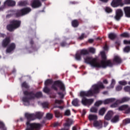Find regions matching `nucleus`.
Returning a JSON list of instances; mask_svg holds the SVG:
<instances>
[{
	"instance_id": "f257e3e1",
	"label": "nucleus",
	"mask_w": 130,
	"mask_h": 130,
	"mask_svg": "<svg viewBox=\"0 0 130 130\" xmlns=\"http://www.w3.org/2000/svg\"><path fill=\"white\" fill-rule=\"evenodd\" d=\"M100 89H104V85L102 82H99L97 84H95L92 86L91 89L88 91H81L80 93V97H82L81 103L84 106H90V105L93 104L94 102L93 99H86L84 98L87 96H92L93 94H98L100 92Z\"/></svg>"
},
{
	"instance_id": "f03ea898",
	"label": "nucleus",
	"mask_w": 130,
	"mask_h": 130,
	"mask_svg": "<svg viewBox=\"0 0 130 130\" xmlns=\"http://www.w3.org/2000/svg\"><path fill=\"white\" fill-rule=\"evenodd\" d=\"M103 60L98 61L95 58L87 56L84 58V61L86 63L89 64L91 68H106V67H112V63L110 60H106V55L104 51L101 52Z\"/></svg>"
},
{
	"instance_id": "7ed1b4c3",
	"label": "nucleus",
	"mask_w": 130,
	"mask_h": 130,
	"mask_svg": "<svg viewBox=\"0 0 130 130\" xmlns=\"http://www.w3.org/2000/svg\"><path fill=\"white\" fill-rule=\"evenodd\" d=\"M58 86H59L60 90H62L63 92L61 93L59 92L58 94L60 96V98H63V96H64V94H63V92H64V85H63V83H62L61 81H55L52 85V89H54V90H57V87H58Z\"/></svg>"
},
{
	"instance_id": "20e7f679",
	"label": "nucleus",
	"mask_w": 130,
	"mask_h": 130,
	"mask_svg": "<svg viewBox=\"0 0 130 130\" xmlns=\"http://www.w3.org/2000/svg\"><path fill=\"white\" fill-rule=\"evenodd\" d=\"M43 113L40 112H37L35 114L25 113V116L27 119L30 120H34L36 118L40 119L43 116Z\"/></svg>"
},
{
	"instance_id": "39448f33",
	"label": "nucleus",
	"mask_w": 130,
	"mask_h": 130,
	"mask_svg": "<svg viewBox=\"0 0 130 130\" xmlns=\"http://www.w3.org/2000/svg\"><path fill=\"white\" fill-rule=\"evenodd\" d=\"M129 98L127 97L123 98L121 100H116L115 98H111L105 100L103 103L104 104H108L113 102H127V101H129Z\"/></svg>"
},
{
	"instance_id": "423d86ee",
	"label": "nucleus",
	"mask_w": 130,
	"mask_h": 130,
	"mask_svg": "<svg viewBox=\"0 0 130 130\" xmlns=\"http://www.w3.org/2000/svg\"><path fill=\"white\" fill-rule=\"evenodd\" d=\"M26 130H39L41 127V125L37 123H30L29 122H26Z\"/></svg>"
},
{
	"instance_id": "0eeeda50",
	"label": "nucleus",
	"mask_w": 130,
	"mask_h": 130,
	"mask_svg": "<svg viewBox=\"0 0 130 130\" xmlns=\"http://www.w3.org/2000/svg\"><path fill=\"white\" fill-rule=\"evenodd\" d=\"M20 24H21V22L20 21L13 20L12 24H10L7 26V29L9 31H13V30H15V29L19 28V27H20Z\"/></svg>"
},
{
	"instance_id": "6e6552de",
	"label": "nucleus",
	"mask_w": 130,
	"mask_h": 130,
	"mask_svg": "<svg viewBox=\"0 0 130 130\" xmlns=\"http://www.w3.org/2000/svg\"><path fill=\"white\" fill-rule=\"evenodd\" d=\"M89 52L86 49L81 50L78 51L76 54V59L77 60H81V57L82 55H85L86 54H88Z\"/></svg>"
},
{
	"instance_id": "1a4fd4ad",
	"label": "nucleus",
	"mask_w": 130,
	"mask_h": 130,
	"mask_svg": "<svg viewBox=\"0 0 130 130\" xmlns=\"http://www.w3.org/2000/svg\"><path fill=\"white\" fill-rule=\"evenodd\" d=\"M118 110H119V111H125V113H129L130 107L126 105H124L120 106L118 108Z\"/></svg>"
},
{
	"instance_id": "9d476101",
	"label": "nucleus",
	"mask_w": 130,
	"mask_h": 130,
	"mask_svg": "<svg viewBox=\"0 0 130 130\" xmlns=\"http://www.w3.org/2000/svg\"><path fill=\"white\" fill-rule=\"evenodd\" d=\"M74 123V121L72 119H68L64 124V128L62 130H69L70 127Z\"/></svg>"
},
{
	"instance_id": "9b49d317",
	"label": "nucleus",
	"mask_w": 130,
	"mask_h": 130,
	"mask_svg": "<svg viewBox=\"0 0 130 130\" xmlns=\"http://www.w3.org/2000/svg\"><path fill=\"white\" fill-rule=\"evenodd\" d=\"M123 15V14L122 13V11H121V10H117L116 11V16H115V19L118 21V20H120Z\"/></svg>"
},
{
	"instance_id": "f8f14e48",
	"label": "nucleus",
	"mask_w": 130,
	"mask_h": 130,
	"mask_svg": "<svg viewBox=\"0 0 130 130\" xmlns=\"http://www.w3.org/2000/svg\"><path fill=\"white\" fill-rule=\"evenodd\" d=\"M114 115V113L112 111H109L105 116V119L106 120H110L112 118V116Z\"/></svg>"
},
{
	"instance_id": "ddd939ff",
	"label": "nucleus",
	"mask_w": 130,
	"mask_h": 130,
	"mask_svg": "<svg viewBox=\"0 0 130 130\" xmlns=\"http://www.w3.org/2000/svg\"><path fill=\"white\" fill-rule=\"evenodd\" d=\"M32 8H36L41 7V2L39 0H34L31 4Z\"/></svg>"
},
{
	"instance_id": "4468645a",
	"label": "nucleus",
	"mask_w": 130,
	"mask_h": 130,
	"mask_svg": "<svg viewBox=\"0 0 130 130\" xmlns=\"http://www.w3.org/2000/svg\"><path fill=\"white\" fill-rule=\"evenodd\" d=\"M103 123L102 122V121L99 120L96 121V120L93 122V126L94 127H96V128H102Z\"/></svg>"
},
{
	"instance_id": "2eb2a0df",
	"label": "nucleus",
	"mask_w": 130,
	"mask_h": 130,
	"mask_svg": "<svg viewBox=\"0 0 130 130\" xmlns=\"http://www.w3.org/2000/svg\"><path fill=\"white\" fill-rule=\"evenodd\" d=\"M122 0H113L111 5L113 7V8H117L119 5L121 3Z\"/></svg>"
},
{
	"instance_id": "dca6fc26",
	"label": "nucleus",
	"mask_w": 130,
	"mask_h": 130,
	"mask_svg": "<svg viewBox=\"0 0 130 130\" xmlns=\"http://www.w3.org/2000/svg\"><path fill=\"white\" fill-rule=\"evenodd\" d=\"M5 6H9L10 7H13L16 5V2L13 0H7L5 3Z\"/></svg>"
},
{
	"instance_id": "f3484780",
	"label": "nucleus",
	"mask_w": 130,
	"mask_h": 130,
	"mask_svg": "<svg viewBox=\"0 0 130 130\" xmlns=\"http://www.w3.org/2000/svg\"><path fill=\"white\" fill-rule=\"evenodd\" d=\"M88 119L90 121H96L98 119V116L95 114H89Z\"/></svg>"
},
{
	"instance_id": "a211bd4d",
	"label": "nucleus",
	"mask_w": 130,
	"mask_h": 130,
	"mask_svg": "<svg viewBox=\"0 0 130 130\" xmlns=\"http://www.w3.org/2000/svg\"><path fill=\"white\" fill-rule=\"evenodd\" d=\"M15 48H16V45H15L14 43H12L9 45V47L7 48V52L10 53V52H12V51H13V50H14Z\"/></svg>"
},
{
	"instance_id": "6ab92c4d",
	"label": "nucleus",
	"mask_w": 130,
	"mask_h": 130,
	"mask_svg": "<svg viewBox=\"0 0 130 130\" xmlns=\"http://www.w3.org/2000/svg\"><path fill=\"white\" fill-rule=\"evenodd\" d=\"M31 12V9L29 8H24L20 11L21 15H26Z\"/></svg>"
},
{
	"instance_id": "aec40b11",
	"label": "nucleus",
	"mask_w": 130,
	"mask_h": 130,
	"mask_svg": "<svg viewBox=\"0 0 130 130\" xmlns=\"http://www.w3.org/2000/svg\"><path fill=\"white\" fill-rule=\"evenodd\" d=\"M22 101L24 105H26V106L29 105V99H28V95H27V96H24L22 98Z\"/></svg>"
},
{
	"instance_id": "412c9836",
	"label": "nucleus",
	"mask_w": 130,
	"mask_h": 130,
	"mask_svg": "<svg viewBox=\"0 0 130 130\" xmlns=\"http://www.w3.org/2000/svg\"><path fill=\"white\" fill-rule=\"evenodd\" d=\"M9 43H10V38H7L3 40L2 45L4 47H6V46H7Z\"/></svg>"
},
{
	"instance_id": "4be33fe9",
	"label": "nucleus",
	"mask_w": 130,
	"mask_h": 130,
	"mask_svg": "<svg viewBox=\"0 0 130 130\" xmlns=\"http://www.w3.org/2000/svg\"><path fill=\"white\" fill-rule=\"evenodd\" d=\"M124 11L126 17H130V7H125Z\"/></svg>"
},
{
	"instance_id": "5701e85b",
	"label": "nucleus",
	"mask_w": 130,
	"mask_h": 130,
	"mask_svg": "<svg viewBox=\"0 0 130 130\" xmlns=\"http://www.w3.org/2000/svg\"><path fill=\"white\" fill-rule=\"evenodd\" d=\"M114 62H116V63H120V62H121V59H120V58L118 56H115L114 59H113Z\"/></svg>"
},
{
	"instance_id": "b1692460",
	"label": "nucleus",
	"mask_w": 130,
	"mask_h": 130,
	"mask_svg": "<svg viewBox=\"0 0 130 130\" xmlns=\"http://www.w3.org/2000/svg\"><path fill=\"white\" fill-rule=\"evenodd\" d=\"M118 120H119V117L118 116V115H116L114 117L112 118L111 121L113 123H115L116 122H117V121H118Z\"/></svg>"
},
{
	"instance_id": "393cba45",
	"label": "nucleus",
	"mask_w": 130,
	"mask_h": 130,
	"mask_svg": "<svg viewBox=\"0 0 130 130\" xmlns=\"http://www.w3.org/2000/svg\"><path fill=\"white\" fill-rule=\"evenodd\" d=\"M90 111L92 113H97L98 112V108L97 107H92L90 109Z\"/></svg>"
},
{
	"instance_id": "a878e982",
	"label": "nucleus",
	"mask_w": 130,
	"mask_h": 130,
	"mask_svg": "<svg viewBox=\"0 0 130 130\" xmlns=\"http://www.w3.org/2000/svg\"><path fill=\"white\" fill-rule=\"evenodd\" d=\"M72 25L73 27H78V26H79V22H78V20H74L72 21Z\"/></svg>"
},
{
	"instance_id": "bb28decb",
	"label": "nucleus",
	"mask_w": 130,
	"mask_h": 130,
	"mask_svg": "<svg viewBox=\"0 0 130 130\" xmlns=\"http://www.w3.org/2000/svg\"><path fill=\"white\" fill-rule=\"evenodd\" d=\"M106 112V109L105 108H101L99 111L100 115H104V114Z\"/></svg>"
},
{
	"instance_id": "cd10ccee",
	"label": "nucleus",
	"mask_w": 130,
	"mask_h": 130,
	"mask_svg": "<svg viewBox=\"0 0 130 130\" xmlns=\"http://www.w3.org/2000/svg\"><path fill=\"white\" fill-rule=\"evenodd\" d=\"M31 96V99H33L35 97H37V98H39V97H41V96H42V93L41 92H38L36 93V95L35 94H32Z\"/></svg>"
},
{
	"instance_id": "c85d7f7f",
	"label": "nucleus",
	"mask_w": 130,
	"mask_h": 130,
	"mask_svg": "<svg viewBox=\"0 0 130 130\" xmlns=\"http://www.w3.org/2000/svg\"><path fill=\"white\" fill-rule=\"evenodd\" d=\"M72 104L74 106H79V100L76 99L72 101Z\"/></svg>"
},
{
	"instance_id": "c756f323",
	"label": "nucleus",
	"mask_w": 130,
	"mask_h": 130,
	"mask_svg": "<svg viewBox=\"0 0 130 130\" xmlns=\"http://www.w3.org/2000/svg\"><path fill=\"white\" fill-rule=\"evenodd\" d=\"M115 102V103L112 104L111 105V107L112 108H116L118 106V103H123L124 102Z\"/></svg>"
},
{
	"instance_id": "7c9ffc66",
	"label": "nucleus",
	"mask_w": 130,
	"mask_h": 130,
	"mask_svg": "<svg viewBox=\"0 0 130 130\" xmlns=\"http://www.w3.org/2000/svg\"><path fill=\"white\" fill-rule=\"evenodd\" d=\"M109 38L110 39H114V38H116V34H114V33H110V34H109Z\"/></svg>"
},
{
	"instance_id": "2f4dec72",
	"label": "nucleus",
	"mask_w": 130,
	"mask_h": 130,
	"mask_svg": "<svg viewBox=\"0 0 130 130\" xmlns=\"http://www.w3.org/2000/svg\"><path fill=\"white\" fill-rule=\"evenodd\" d=\"M55 117H57V118H59V117H61V114H60V113L58 111L56 110L55 111Z\"/></svg>"
},
{
	"instance_id": "473e14b6",
	"label": "nucleus",
	"mask_w": 130,
	"mask_h": 130,
	"mask_svg": "<svg viewBox=\"0 0 130 130\" xmlns=\"http://www.w3.org/2000/svg\"><path fill=\"white\" fill-rule=\"evenodd\" d=\"M102 103H103V102L102 101H98L95 103L94 106H96V107H99V106H100Z\"/></svg>"
},
{
	"instance_id": "72a5a7b5",
	"label": "nucleus",
	"mask_w": 130,
	"mask_h": 130,
	"mask_svg": "<svg viewBox=\"0 0 130 130\" xmlns=\"http://www.w3.org/2000/svg\"><path fill=\"white\" fill-rule=\"evenodd\" d=\"M0 128L2 130H7V128L5 126V124L2 121H0Z\"/></svg>"
},
{
	"instance_id": "f704fd0d",
	"label": "nucleus",
	"mask_w": 130,
	"mask_h": 130,
	"mask_svg": "<svg viewBox=\"0 0 130 130\" xmlns=\"http://www.w3.org/2000/svg\"><path fill=\"white\" fill-rule=\"evenodd\" d=\"M105 12H106V13H112V9H111V8L109 7H106L105 9Z\"/></svg>"
},
{
	"instance_id": "c9c22d12",
	"label": "nucleus",
	"mask_w": 130,
	"mask_h": 130,
	"mask_svg": "<svg viewBox=\"0 0 130 130\" xmlns=\"http://www.w3.org/2000/svg\"><path fill=\"white\" fill-rule=\"evenodd\" d=\"M122 37H125V38H128L129 37L130 35L127 32H124L121 35Z\"/></svg>"
},
{
	"instance_id": "e433bc0d",
	"label": "nucleus",
	"mask_w": 130,
	"mask_h": 130,
	"mask_svg": "<svg viewBox=\"0 0 130 130\" xmlns=\"http://www.w3.org/2000/svg\"><path fill=\"white\" fill-rule=\"evenodd\" d=\"M52 83V80L51 79H48L45 81V86H47V85H49V84H51Z\"/></svg>"
},
{
	"instance_id": "4c0bfd02",
	"label": "nucleus",
	"mask_w": 130,
	"mask_h": 130,
	"mask_svg": "<svg viewBox=\"0 0 130 130\" xmlns=\"http://www.w3.org/2000/svg\"><path fill=\"white\" fill-rule=\"evenodd\" d=\"M64 115L66 116H70L71 115V111L70 110H67L64 113Z\"/></svg>"
},
{
	"instance_id": "58836bf2",
	"label": "nucleus",
	"mask_w": 130,
	"mask_h": 130,
	"mask_svg": "<svg viewBox=\"0 0 130 130\" xmlns=\"http://www.w3.org/2000/svg\"><path fill=\"white\" fill-rule=\"evenodd\" d=\"M123 51L124 52H129L130 51V47L129 46H126L123 49Z\"/></svg>"
},
{
	"instance_id": "ea45409f",
	"label": "nucleus",
	"mask_w": 130,
	"mask_h": 130,
	"mask_svg": "<svg viewBox=\"0 0 130 130\" xmlns=\"http://www.w3.org/2000/svg\"><path fill=\"white\" fill-rule=\"evenodd\" d=\"M88 50L89 52H91V53H95L96 50L94 48H89L88 49Z\"/></svg>"
},
{
	"instance_id": "a19ab883",
	"label": "nucleus",
	"mask_w": 130,
	"mask_h": 130,
	"mask_svg": "<svg viewBox=\"0 0 130 130\" xmlns=\"http://www.w3.org/2000/svg\"><path fill=\"white\" fill-rule=\"evenodd\" d=\"M53 115L52 114L50 113H47L46 117L48 119H51L52 118Z\"/></svg>"
},
{
	"instance_id": "79ce46f5",
	"label": "nucleus",
	"mask_w": 130,
	"mask_h": 130,
	"mask_svg": "<svg viewBox=\"0 0 130 130\" xmlns=\"http://www.w3.org/2000/svg\"><path fill=\"white\" fill-rule=\"evenodd\" d=\"M119 84H120V85H122L123 86H125V85H126L127 84V82H126V81H119Z\"/></svg>"
},
{
	"instance_id": "37998d69",
	"label": "nucleus",
	"mask_w": 130,
	"mask_h": 130,
	"mask_svg": "<svg viewBox=\"0 0 130 130\" xmlns=\"http://www.w3.org/2000/svg\"><path fill=\"white\" fill-rule=\"evenodd\" d=\"M63 102V101L62 100H56L55 101V104H61V103H62Z\"/></svg>"
},
{
	"instance_id": "c03bdc74",
	"label": "nucleus",
	"mask_w": 130,
	"mask_h": 130,
	"mask_svg": "<svg viewBox=\"0 0 130 130\" xmlns=\"http://www.w3.org/2000/svg\"><path fill=\"white\" fill-rule=\"evenodd\" d=\"M43 91H44V92H45V93H49V89L46 86L45 87V88L43 89Z\"/></svg>"
},
{
	"instance_id": "a18cd8bd",
	"label": "nucleus",
	"mask_w": 130,
	"mask_h": 130,
	"mask_svg": "<svg viewBox=\"0 0 130 130\" xmlns=\"http://www.w3.org/2000/svg\"><path fill=\"white\" fill-rule=\"evenodd\" d=\"M22 87H23L24 88H28L29 87V85H28V84H27V83L24 82L22 84Z\"/></svg>"
},
{
	"instance_id": "49530a36",
	"label": "nucleus",
	"mask_w": 130,
	"mask_h": 130,
	"mask_svg": "<svg viewBox=\"0 0 130 130\" xmlns=\"http://www.w3.org/2000/svg\"><path fill=\"white\" fill-rule=\"evenodd\" d=\"M114 85H115V80H114V79H112L111 82V88H113Z\"/></svg>"
},
{
	"instance_id": "de8ad7c7",
	"label": "nucleus",
	"mask_w": 130,
	"mask_h": 130,
	"mask_svg": "<svg viewBox=\"0 0 130 130\" xmlns=\"http://www.w3.org/2000/svg\"><path fill=\"white\" fill-rule=\"evenodd\" d=\"M124 5H130V0H124Z\"/></svg>"
},
{
	"instance_id": "09e8293b",
	"label": "nucleus",
	"mask_w": 130,
	"mask_h": 130,
	"mask_svg": "<svg viewBox=\"0 0 130 130\" xmlns=\"http://www.w3.org/2000/svg\"><path fill=\"white\" fill-rule=\"evenodd\" d=\"M121 89H122V86H118L116 87V90L117 91H120V90H121Z\"/></svg>"
},
{
	"instance_id": "8fccbe9b",
	"label": "nucleus",
	"mask_w": 130,
	"mask_h": 130,
	"mask_svg": "<svg viewBox=\"0 0 130 130\" xmlns=\"http://www.w3.org/2000/svg\"><path fill=\"white\" fill-rule=\"evenodd\" d=\"M123 43L124 44H130V41L124 40Z\"/></svg>"
},
{
	"instance_id": "3c124183",
	"label": "nucleus",
	"mask_w": 130,
	"mask_h": 130,
	"mask_svg": "<svg viewBox=\"0 0 130 130\" xmlns=\"http://www.w3.org/2000/svg\"><path fill=\"white\" fill-rule=\"evenodd\" d=\"M85 37V34H82L81 36L79 37V39H80L81 40H82V39H84V38Z\"/></svg>"
},
{
	"instance_id": "603ef678",
	"label": "nucleus",
	"mask_w": 130,
	"mask_h": 130,
	"mask_svg": "<svg viewBox=\"0 0 130 130\" xmlns=\"http://www.w3.org/2000/svg\"><path fill=\"white\" fill-rule=\"evenodd\" d=\"M78 125H76V126H74L73 127H72V130H78Z\"/></svg>"
},
{
	"instance_id": "864d4df0",
	"label": "nucleus",
	"mask_w": 130,
	"mask_h": 130,
	"mask_svg": "<svg viewBox=\"0 0 130 130\" xmlns=\"http://www.w3.org/2000/svg\"><path fill=\"white\" fill-rule=\"evenodd\" d=\"M125 121L126 123H130V119H126Z\"/></svg>"
},
{
	"instance_id": "5fc2aeb1",
	"label": "nucleus",
	"mask_w": 130,
	"mask_h": 130,
	"mask_svg": "<svg viewBox=\"0 0 130 130\" xmlns=\"http://www.w3.org/2000/svg\"><path fill=\"white\" fill-rule=\"evenodd\" d=\"M61 46L64 47V46H67V44H66V43H61Z\"/></svg>"
},
{
	"instance_id": "6e6d98bb",
	"label": "nucleus",
	"mask_w": 130,
	"mask_h": 130,
	"mask_svg": "<svg viewBox=\"0 0 130 130\" xmlns=\"http://www.w3.org/2000/svg\"><path fill=\"white\" fill-rule=\"evenodd\" d=\"M93 41L94 40L93 39H90L89 40H88V42H89V43H92Z\"/></svg>"
},
{
	"instance_id": "4d7b16f0",
	"label": "nucleus",
	"mask_w": 130,
	"mask_h": 130,
	"mask_svg": "<svg viewBox=\"0 0 130 130\" xmlns=\"http://www.w3.org/2000/svg\"><path fill=\"white\" fill-rule=\"evenodd\" d=\"M59 124L58 123V122H56V123H55L54 124V126L55 127H56V126H58V125H59Z\"/></svg>"
},
{
	"instance_id": "13d9d810",
	"label": "nucleus",
	"mask_w": 130,
	"mask_h": 130,
	"mask_svg": "<svg viewBox=\"0 0 130 130\" xmlns=\"http://www.w3.org/2000/svg\"><path fill=\"white\" fill-rule=\"evenodd\" d=\"M56 107H58V108H60V109H63V107H57L54 106V108H56Z\"/></svg>"
},
{
	"instance_id": "bf43d9fd",
	"label": "nucleus",
	"mask_w": 130,
	"mask_h": 130,
	"mask_svg": "<svg viewBox=\"0 0 130 130\" xmlns=\"http://www.w3.org/2000/svg\"><path fill=\"white\" fill-rule=\"evenodd\" d=\"M101 2L103 3H108L109 0H100Z\"/></svg>"
},
{
	"instance_id": "052dcab7",
	"label": "nucleus",
	"mask_w": 130,
	"mask_h": 130,
	"mask_svg": "<svg viewBox=\"0 0 130 130\" xmlns=\"http://www.w3.org/2000/svg\"><path fill=\"white\" fill-rule=\"evenodd\" d=\"M104 49H105V50H107L108 49V47H107V45L105 46Z\"/></svg>"
},
{
	"instance_id": "680f3d73",
	"label": "nucleus",
	"mask_w": 130,
	"mask_h": 130,
	"mask_svg": "<svg viewBox=\"0 0 130 130\" xmlns=\"http://www.w3.org/2000/svg\"><path fill=\"white\" fill-rule=\"evenodd\" d=\"M108 125V122H104V126H107Z\"/></svg>"
},
{
	"instance_id": "e2e57ef3",
	"label": "nucleus",
	"mask_w": 130,
	"mask_h": 130,
	"mask_svg": "<svg viewBox=\"0 0 130 130\" xmlns=\"http://www.w3.org/2000/svg\"><path fill=\"white\" fill-rule=\"evenodd\" d=\"M0 37H5V35L0 33Z\"/></svg>"
},
{
	"instance_id": "0e129e2a",
	"label": "nucleus",
	"mask_w": 130,
	"mask_h": 130,
	"mask_svg": "<svg viewBox=\"0 0 130 130\" xmlns=\"http://www.w3.org/2000/svg\"><path fill=\"white\" fill-rule=\"evenodd\" d=\"M104 84H108V81H107V80H104Z\"/></svg>"
},
{
	"instance_id": "69168bd1",
	"label": "nucleus",
	"mask_w": 130,
	"mask_h": 130,
	"mask_svg": "<svg viewBox=\"0 0 130 130\" xmlns=\"http://www.w3.org/2000/svg\"><path fill=\"white\" fill-rule=\"evenodd\" d=\"M24 95H27V94H28V92H27V91H24Z\"/></svg>"
},
{
	"instance_id": "338daca9",
	"label": "nucleus",
	"mask_w": 130,
	"mask_h": 130,
	"mask_svg": "<svg viewBox=\"0 0 130 130\" xmlns=\"http://www.w3.org/2000/svg\"><path fill=\"white\" fill-rule=\"evenodd\" d=\"M128 85H130V81L128 82Z\"/></svg>"
},
{
	"instance_id": "774afa93",
	"label": "nucleus",
	"mask_w": 130,
	"mask_h": 130,
	"mask_svg": "<svg viewBox=\"0 0 130 130\" xmlns=\"http://www.w3.org/2000/svg\"><path fill=\"white\" fill-rule=\"evenodd\" d=\"M119 44H120V43H118V45H119Z\"/></svg>"
}]
</instances>
